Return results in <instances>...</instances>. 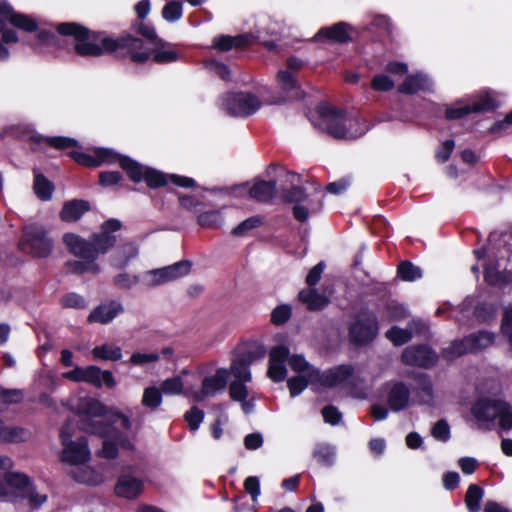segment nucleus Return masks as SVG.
<instances>
[{"instance_id": "1", "label": "nucleus", "mask_w": 512, "mask_h": 512, "mask_svg": "<svg viewBox=\"0 0 512 512\" xmlns=\"http://www.w3.org/2000/svg\"><path fill=\"white\" fill-rule=\"evenodd\" d=\"M57 29L60 34L75 38L74 53L83 58L113 55L118 60L129 59L136 64H144L150 59L157 64H168L180 58L177 51L166 49L173 45L165 40L163 45H153L154 48L150 49L142 38L129 32L112 38L105 31L91 30L80 23L61 24Z\"/></svg>"}, {"instance_id": "2", "label": "nucleus", "mask_w": 512, "mask_h": 512, "mask_svg": "<svg viewBox=\"0 0 512 512\" xmlns=\"http://www.w3.org/2000/svg\"><path fill=\"white\" fill-rule=\"evenodd\" d=\"M477 260H488L484 267V281L493 287L512 283V230L493 231L488 246L473 250Z\"/></svg>"}, {"instance_id": "3", "label": "nucleus", "mask_w": 512, "mask_h": 512, "mask_svg": "<svg viewBox=\"0 0 512 512\" xmlns=\"http://www.w3.org/2000/svg\"><path fill=\"white\" fill-rule=\"evenodd\" d=\"M121 229L122 222L116 218H110L101 224L99 232L91 234L89 240L69 232L63 235V243L74 256L97 260L100 254L108 253L116 245L115 233Z\"/></svg>"}, {"instance_id": "4", "label": "nucleus", "mask_w": 512, "mask_h": 512, "mask_svg": "<svg viewBox=\"0 0 512 512\" xmlns=\"http://www.w3.org/2000/svg\"><path fill=\"white\" fill-rule=\"evenodd\" d=\"M324 195L321 193V187L318 185L312 195H309L305 188L299 185H292L290 188L282 189L280 199L285 204H294L292 215L295 220L304 223L308 220L310 214H316L323 207Z\"/></svg>"}, {"instance_id": "5", "label": "nucleus", "mask_w": 512, "mask_h": 512, "mask_svg": "<svg viewBox=\"0 0 512 512\" xmlns=\"http://www.w3.org/2000/svg\"><path fill=\"white\" fill-rule=\"evenodd\" d=\"M316 112L319 117L316 125L334 138H356L364 134V131L358 135H353L349 132L346 125L347 112L344 109L338 108L326 101H321L316 106Z\"/></svg>"}, {"instance_id": "6", "label": "nucleus", "mask_w": 512, "mask_h": 512, "mask_svg": "<svg viewBox=\"0 0 512 512\" xmlns=\"http://www.w3.org/2000/svg\"><path fill=\"white\" fill-rule=\"evenodd\" d=\"M18 248L36 258H47L53 250V241L47 230L38 224L23 228Z\"/></svg>"}, {"instance_id": "7", "label": "nucleus", "mask_w": 512, "mask_h": 512, "mask_svg": "<svg viewBox=\"0 0 512 512\" xmlns=\"http://www.w3.org/2000/svg\"><path fill=\"white\" fill-rule=\"evenodd\" d=\"M378 333V318L370 311L361 313L348 328L349 340L355 346L370 344L377 337Z\"/></svg>"}, {"instance_id": "8", "label": "nucleus", "mask_w": 512, "mask_h": 512, "mask_svg": "<svg viewBox=\"0 0 512 512\" xmlns=\"http://www.w3.org/2000/svg\"><path fill=\"white\" fill-rule=\"evenodd\" d=\"M127 177L135 184L144 181L148 188L158 189L165 187L169 182V175L153 167L145 166L138 161L126 160Z\"/></svg>"}, {"instance_id": "9", "label": "nucleus", "mask_w": 512, "mask_h": 512, "mask_svg": "<svg viewBox=\"0 0 512 512\" xmlns=\"http://www.w3.org/2000/svg\"><path fill=\"white\" fill-rule=\"evenodd\" d=\"M223 106L230 116L248 117L260 108L261 102L250 92H230L224 97Z\"/></svg>"}, {"instance_id": "10", "label": "nucleus", "mask_w": 512, "mask_h": 512, "mask_svg": "<svg viewBox=\"0 0 512 512\" xmlns=\"http://www.w3.org/2000/svg\"><path fill=\"white\" fill-rule=\"evenodd\" d=\"M498 108L497 101L485 95L478 99L473 104L463 105L462 100H458L454 105H447L444 111V118L448 121L460 120L472 113H487L493 112Z\"/></svg>"}, {"instance_id": "11", "label": "nucleus", "mask_w": 512, "mask_h": 512, "mask_svg": "<svg viewBox=\"0 0 512 512\" xmlns=\"http://www.w3.org/2000/svg\"><path fill=\"white\" fill-rule=\"evenodd\" d=\"M438 354L428 344H417L406 347L401 354V361L407 366L430 369L438 362Z\"/></svg>"}, {"instance_id": "12", "label": "nucleus", "mask_w": 512, "mask_h": 512, "mask_svg": "<svg viewBox=\"0 0 512 512\" xmlns=\"http://www.w3.org/2000/svg\"><path fill=\"white\" fill-rule=\"evenodd\" d=\"M7 22L27 33L36 32L39 27L37 20L32 16L16 12L7 1H3L0 3V31L6 27Z\"/></svg>"}, {"instance_id": "13", "label": "nucleus", "mask_w": 512, "mask_h": 512, "mask_svg": "<svg viewBox=\"0 0 512 512\" xmlns=\"http://www.w3.org/2000/svg\"><path fill=\"white\" fill-rule=\"evenodd\" d=\"M501 406H506L505 400L480 397L471 405L470 413L478 426L481 427V424L493 422L497 419V413Z\"/></svg>"}, {"instance_id": "14", "label": "nucleus", "mask_w": 512, "mask_h": 512, "mask_svg": "<svg viewBox=\"0 0 512 512\" xmlns=\"http://www.w3.org/2000/svg\"><path fill=\"white\" fill-rule=\"evenodd\" d=\"M90 459L91 453L88 447V440L84 436L68 443L60 454V460L70 465H83L89 462Z\"/></svg>"}, {"instance_id": "15", "label": "nucleus", "mask_w": 512, "mask_h": 512, "mask_svg": "<svg viewBox=\"0 0 512 512\" xmlns=\"http://www.w3.org/2000/svg\"><path fill=\"white\" fill-rule=\"evenodd\" d=\"M354 375V367L351 364H340L320 372L318 370V384L325 388H333L346 384Z\"/></svg>"}, {"instance_id": "16", "label": "nucleus", "mask_w": 512, "mask_h": 512, "mask_svg": "<svg viewBox=\"0 0 512 512\" xmlns=\"http://www.w3.org/2000/svg\"><path fill=\"white\" fill-rule=\"evenodd\" d=\"M192 263L189 260H181L172 265L155 269L151 273L154 275V284L159 285L173 281L188 275L191 271Z\"/></svg>"}, {"instance_id": "17", "label": "nucleus", "mask_w": 512, "mask_h": 512, "mask_svg": "<svg viewBox=\"0 0 512 512\" xmlns=\"http://www.w3.org/2000/svg\"><path fill=\"white\" fill-rule=\"evenodd\" d=\"M144 483L131 474H121L114 486V493L121 498L136 499L143 491Z\"/></svg>"}, {"instance_id": "18", "label": "nucleus", "mask_w": 512, "mask_h": 512, "mask_svg": "<svg viewBox=\"0 0 512 512\" xmlns=\"http://www.w3.org/2000/svg\"><path fill=\"white\" fill-rule=\"evenodd\" d=\"M351 26L346 22H337L331 26L321 27L314 36L315 41H328L334 43H348L352 40L349 34Z\"/></svg>"}, {"instance_id": "19", "label": "nucleus", "mask_w": 512, "mask_h": 512, "mask_svg": "<svg viewBox=\"0 0 512 512\" xmlns=\"http://www.w3.org/2000/svg\"><path fill=\"white\" fill-rule=\"evenodd\" d=\"M410 390L408 386L402 382H395L390 388L387 395V403L389 408L394 412H399L409 407Z\"/></svg>"}, {"instance_id": "20", "label": "nucleus", "mask_w": 512, "mask_h": 512, "mask_svg": "<svg viewBox=\"0 0 512 512\" xmlns=\"http://www.w3.org/2000/svg\"><path fill=\"white\" fill-rule=\"evenodd\" d=\"M398 92L404 95H414L418 92H432V82L421 73L407 75L398 86Z\"/></svg>"}, {"instance_id": "21", "label": "nucleus", "mask_w": 512, "mask_h": 512, "mask_svg": "<svg viewBox=\"0 0 512 512\" xmlns=\"http://www.w3.org/2000/svg\"><path fill=\"white\" fill-rule=\"evenodd\" d=\"M90 210L91 204L88 200L72 199L64 202L59 216L63 222L73 223L80 220Z\"/></svg>"}, {"instance_id": "22", "label": "nucleus", "mask_w": 512, "mask_h": 512, "mask_svg": "<svg viewBox=\"0 0 512 512\" xmlns=\"http://www.w3.org/2000/svg\"><path fill=\"white\" fill-rule=\"evenodd\" d=\"M252 42V37L249 34L219 35L213 38L212 48L220 52H227L233 48H246Z\"/></svg>"}, {"instance_id": "23", "label": "nucleus", "mask_w": 512, "mask_h": 512, "mask_svg": "<svg viewBox=\"0 0 512 512\" xmlns=\"http://www.w3.org/2000/svg\"><path fill=\"white\" fill-rule=\"evenodd\" d=\"M107 413V407L98 399L92 397L81 398L76 407V414L80 419H93L104 417Z\"/></svg>"}, {"instance_id": "24", "label": "nucleus", "mask_w": 512, "mask_h": 512, "mask_svg": "<svg viewBox=\"0 0 512 512\" xmlns=\"http://www.w3.org/2000/svg\"><path fill=\"white\" fill-rule=\"evenodd\" d=\"M122 311L123 307L119 302L110 301L107 304H101L94 308L89 314L87 320L89 323L97 322L107 324Z\"/></svg>"}, {"instance_id": "25", "label": "nucleus", "mask_w": 512, "mask_h": 512, "mask_svg": "<svg viewBox=\"0 0 512 512\" xmlns=\"http://www.w3.org/2000/svg\"><path fill=\"white\" fill-rule=\"evenodd\" d=\"M78 427L85 433L96 435L100 438H109L114 436L115 428L112 423L104 420L80 419Z\"/></svg>"}, {"instance_id": "26", "label": "nucleus", "mask_w": 512, "mask_h": 512, "mask_svg": "<svg viewBox=\"0 0 512 512\" xmlns=\"http://www.w3.org/2000/svg\"><path fill=\"white\" fill-rule=\"evenodd\" d=\"M277 193V183L275 180H257L249 190V196L262 203L270 202Z\"/></svg>"}, {"instance_id": "27", "label": "nucleus", "mask_w": 512, "mask_h": 512, "mask_svg": "<svg viewBox=\"0 0 512 512\" xmlns=\"http://www.w3.org/2000/svg\"><path fill=\"white\" fill-rule=\"evenodd\" d=\"M235 353L241 357L253 363L257 360H261L266 355V348L264 344L257 340H247L240 343Z\"/></svg>"}, {"instance_id": "28", "label": "nucleus", "mask_w": 512, "mask_h": 512, "mask_svg": "<svg viewBox=\"0 0 512 512\" xmlns=\"http://www.w3.org/2000/svg\"><path fill=\"white\" fill-rule=\"evenodd\" d=\"M300 302L306 305L309 311H320L330 303L329 298L316 289H303L298 294Z\"/></svg>"}, {"instance_id": "29", "label": "nucleus", "mask_w": 512, "mask_h": 512, "mask_svg": "<svg viewBox=\"0 0 512 512\" xmlns=\"http://www.w3.org/2000/svg\"><path fill=\"white\" fill-rule=\"evenodd\" d=\"M494 340V334L486 330H479L465 336V342H467L470 353L488 348L494 343Z\"/></svg>"}, {"instance_id": "30", "label": "nucleus", "mask_w": 512, "mask_h": 512, "mask_svg": "<svg viewBox=\"0 0 512 512\" xmlns=\"http://www.w3.org/2000/svg\"><path fill=\"white\" fill-rule=\"evenodd\" d=\"M317 376L318 370H311L310 373H305V375H297L289 378L287 381V387L291 397L300 395L309 384H318Z\"/></svg>"}, {"instance_id": "31", "label": "nucleus", "mask_w": 512, "mask_h": 512, "mask_svg": "<svg viewBox=\"0 0 512 512\" xmlns=\"http://www.w3.org/2000/svg\"><path fill=\"white\" fill-rule=\"evenodd\" d=\"M94 154L96 155L97 162H99V166L102 164H115L118 163L121 169L127 174V168L125 166L126 160L135 161L131 157L127 155H122L113 149L110 148H96L94 150Z\"/></svg>"}, {"instance_id": "32", "label": "nucleus", "mask_w": 512, "mask_h": 512, "mask_svg": "<svg viewBox=\"0 0 512 512\" xmlns=\"http://www.w3.org/2000/svg\"><path fill=\"white\" fill-rule=\"evenodd\" d=\"M31 432L23 427L0 425V443L26 442Z\"/></svg>"}, {"instance_id": "33", "label": "nucleus", "mask_w": 512, "mask_h": 512, "mask_svg": "<svg viewBox=\"0 0 512 512\" xmlns=\"http://www.w3.org/2000/svg\"><path fill=\"white\" fill-rule=\"evenodd\" d=\"M228 371L220 368L216 370L213 376L205 377L202 381V393L204 395L212 394L218 390L223 389L227 384Z\"/></svg>"}, {"instance_id": "34", "label": "nucleus", "mask_w": 512, "mask_h": 512, "mask_svg": "<svg viewBox=\"0 0 512 512\" xmlns=\"http://www.w3.org/2000/svg\"><path fill=\"white\" fill-rule=\"evenodd\" d=\"M131 29L134 33L140 35L142 38L153 45L161 46L164 44V39L157 35L155 27L151 23H146L144 20L133 21L131 24Z\"/></svg>"}, {"instance_id": "35", "label": "nucleus", "mask_w": 512, "mask_h": 512, "mask_svg": "<svg viewBox=\"0 0 512 512\" xmlns=\"http://www.w3.org/2000/svg\"><path fill=\"white\" fill-rule=\"evenodd\" d=\"M33 189L40 200L48 201L52 198L55 186L45 175L34 171Z\"/></svg>"}, {"instance_id": "36", "label": "nucleus", "mask_w": 512, "mask_h": 512, "mask_svg": "<svg viewBox=\"0 0 512 512\" xmlns=\"http://www.w3.org/2000/svg\"><path fill=\"white\" fill-rule=\"evenodd\" d=\"M4 480L6 486L18 490L20 495L25 493L34 484L27 474L15 471L5 472Z\"/></svg>"}, {"instance_id": "37", "label": "nucleus", "mask_w": 512, "mask_h": 512, "mask_svg": "<svg viewBox=\"0 0 512 512\" xmlns=\"http://www.w3.org/2000/svg\"><path fill=\"white\" fill-rule=\"evenodd\" d=\"M66 22H61V23H58L55 25V32L51 31V30H48V29H38L36 32V38L39 42L40 45L42 46H53V47H61V41H60V36L61 37H65V35H62L58 32V29L57 27L61 24H65ZM66 38H72L74 41L75 38L72 37V36H66ZM77 43V42H75ZM76 44H74L75 46Z\"/></svg>"}, {"instance_id": "38", "label": "nucleus", "mask_w": 512, "mask_h": 512, "mask_svg": "<svg viewBox=\"0 0 512 512\" xmlns=\"http://www.w3.org/2000/svg\"><path fill=\"white\" fill-rule=\"evenodd\" d=\"M497 313L496 304L484 301L475 306L473 315L479 323L489 324L496 319Z\"/></svg>"}, {"instance_id": "39", "label": "nucleus", "mask_w": 512, "mask_h": 512, "mask_svg": "<svg viewBox=\"0 0 512 512\" xmlns=\"http://www.w3.org/2000/svg\"><path fill=\"white\" fill-rule=\"evenodd\" d=\"M73 480L80 484L95 486L100 483V475L91 467H79L71 471Z\"/></svg>"}, {"instance_id": "40", "label": "nucleus", "mask_w": 512, "mask_h": 512, "mask_svg": "<svg viewBox=\"0 0 512 512\" xmlns=\"http://www.w3.org/2000/svg\"><path fill=\"white\" fill-rule=\"evenodd\" d=\"M34 140L37 143H44L50 147H53L57 150H65L68 148H73L78 146V141L71 137L66 136H54V137H45V136H37L34 137Z\"/></svg>"}, {"instance_id": "41", "label": "nucleus", "mask_w": 512, "mask_h": 512, "mask_svg": "<svg viewBox=\"0 0 512 512\" xmlns=\"http://www.w3.org/2000/svg\"><path fill=\"white\" fill-rule=\"evenodd\" d=\"M484 490L477 484H470L465 494V504L469 512H479Z\"/></svg>"}, {"instance_id": "42", "label": "nucleus", "mask_w": 512, "mask_h": 512, "mask_svg": "<svg viewBox=\"0 0 512 512\" xmlns=\"http://www.w3.org/2000/svg\"><path fill=\"white\" fill-rule=\"evenodd\" d=\"M316 462L323 467H331L335 461V450L327 444H317L312 453Z\"/></svg>"}, {"instance_id": "43", "label": "nucleus", "mask_w": 512, "mask_h": 512, "mask_svg": "<svg viewBox=\"0 0 512 512\" xmlns=\"http://www.w3.org/2000/svg\"><path fill=\"white\" fill-rule=\"evenodd\" d=\"M468 353L470 352L464 337L462 339L452 341L449 346L445 347L441 351V356L447 361H453Z\"/></svg>"}, {"instance_id": "44", "label": "nucleus", "mask_w": 512, "mask_h": 512, "mask_svg": "<svg viewBox=\"0 0 512 512\" xmlns=\"http://www.w3.org/2000/svg\"><path fill=\"white\" fill-rule=\"evenodd\" d=\"M224 218L219 210L202 212L197 217L199 226L205 229H217L222 226Z\"/></svg>"}, {"instance_id": "45", "label": "nucleus", "mask_w": 512, "mask_h": 512, "mask_svg": "<svg viewBox=\"0 0 512 512\" xmlns=\"http://www.w3.org/2000/svg\"><path fill=\"white\" fill-rule=\"evenodd\" d=\"M95 359L118 361L122 358V349L110 344L96 346L92 350Z\"/></svg>"}, {"instance_id": "46", "label": "nucleus", "mask_w": 512, "mask_h": 512, "mask_svg": "<svg viewBox=\"0 0 512 512\" xmlns=\"http://www.w3.org/2000/svg\"><path fill=\"white\" fill-rule=\"evenodd\" d=\"M250 363L244 358L239 357L236 353L231 363V372L235 376L237 380L241 381H250L251 380V372H250Z\"/></svg>"}, {"instance_id": "47", "label": "nucleus", "mask_w": 512, "mask_h": 512, "mask_svg": "<svg viewBox=\"0 0 512 512\" xmlns=\"http://www.w3.org/2000/svg\"><path fill=\"white\" fill-rule=\"evenodd\" d=\"M397 274L403 281L412 282L422 277V270L411 261L404 260L398 265Z\"/></svg>"}, {"instance_id": "48", "label": "nucleus", "mask_w": 512, "mask_h": 512, "mask_svg": "<svg viewBox=\"0 0 512 512\" xmlns=\"http://www.w3.org/2000/svg\"><path fill=\"white\" fill-rule=\"evenodd\" d=\"M385 336L390 340L394 346H402L413 338V333L410 329H403L398 326H392L386 331Z\"/></svg>"}, {"instance_id": "49", "label": "nucleus", "mask_w": 512, "mask_h": 512, "mask_svg": "<svg viewBox=\"0 0 512 512\" xmlns=\"http://www.w3.org/2000/svg\"><path fill=\"white\" fill-rule=\"evenodd\" d=\"M263 217L260 215L251 216L241 223H239L235 228L232 229L231 234L235 237H243L249 231L256 229L263 225Z\"/></svg>"}, {"instance_id": "50", "label": "nucleus", "mask_w": 512, "mask_h": 512, "mask_svg": "<svg viewBox=\"0 0 512 512\" xmlns=\"http://www.w3.org/2000/svg\"><path fill=\"white\" fill-rule=\"evenodd\" d=\"M84 261L73 260L67 262L69 270L74 274H84L86 272H92L98 274L100 272V266L95 262L96 260L83 259Z\"/></svg>"}, {"instance_id": "51", "label": "nucleus", "mask_w": 512, "mask_h": 512, "mask_svg": "<svg viewBox=\"0 0 512 512\" xmlns=\"http://www.w3.org/2000/svg\"><path fill=\"white\" fill-rule=\"evenodd\" d=\"M142 405L150 408V409H156L158 408L162 403V391L160 388H157L155 386H149L144 389L143 396H142Z\"/></svg>"}, {"instance_id": "52", "label": "nucleus", "mask_w": 512, "mask_h": 512, "mask_svg": "<svg viewBox=\"0 0 512 512\" xmlns=\"http://www.w3.org/2000/svg\"><path fill=\"white\" fill-rule=\"evenodd\" d=\"M183 15V6L180 1L167 2L162 9V17L168 22H176Z\"/></svg>"}, {"instance_id": "53", "label": "nucleus", "mask_w": 512, "mask_h": 512, "mask_svg": "<svg viewBox=\"0 0 512 512\" xmlns=\"http://www.w3.org/2000/svg\"><path fill=\"white\" fill-rule=\"evenodd\" d=\"M21 498L28 500V504L32 510L39 509L48 500L47 495L37 492V488L34 484L30 486L25 493L21 494Z\"/></svg>"}, {"instance_id": "54", "label": "nucleus", "mask_w": 512, "mask_h": 512, "mask_svg": "<svg viewBox=\"0 0 512 512\" xmlns=\"http://www.w3.org/2000/svg\"><path fill=\"white\" fill-rule=\"evenodd\" d=\"M289 365L291 369L299 375H305V373H310L311 370H319L312 366L308 361H306L305 357L301 354H294L289 358Z\"/></svg>"}, {"instance_id": "55", "label": "nucleus", "mask_w": 512, "mask_h": 512, "mask_svg": "<svg viewBox=\"0 0 512 512\" xmlns=\"http://www.w3.org/2000/svg\"><path fill=\"white\" fill-rule=\"evenodd\" d=\"M292 315L291 307L288 304H281L275 307L271 313V323L277 326L285 324Z\"/></svg>"}, {"instance_id": "56", "label": "nucleus", "mask_w": 512, "mask_h": 512, "mask_svg": "<svg viewBox=\"0 0 512 512\" xmlns=\"http://www.w3.org/2000/svg\"><path fill=\"white\" fill-rule=\"evenodd\" d=\"M68 156L72 158L77 164L82 165L88 168H96L99 167V162H97L96 155H90L85 152L72 150L68 153Z\"/></svg>"}, {"instance_id": "57", "label": "nucleus", "mask_w": 512, "mask_h": 512, "mask_svg": "<svg viewBox=\"0 0 512 512\" xmlns=\"http://www.w3.org/2000/svg\"><path fill=\"white\" fill-rule=\"evenodd\" d=\"M184 419L187 421L190 430L195 431L204 419V411L194 405L185 412Z\"/></svg>"}, {"instance_id": "58", "label": "nucleus", "mask_w": 512, "mask_h": 512, "mask_svg": "<svg viewBox=\"0 0 512 512\" xmlns=\"http://www.w3.org/2000/svg\"><path fill=\"white\" fill-rule=\"evenodd\" d=\"M60 304L63 308L84 309L87 307L84 297L75 292L65 294L61 298Z\"/></svg>"}, {"instance_id": "59", "label": "nucleus", "mask_w": 512, "mask_h": 512, "mask_svg": "<svg viewBox=\"0 0 512 512\" xmlns=\"http://www.w3.org/2000/svg\"><path fill=\"white\" fill-rule=\"evenodd\" d=\"M431 435L438 441L447 442L451 437L448 422L445 419L438 420L432 427Z\"/></svg>"}, {"instance_id": "60", "label": "nucleus", "mask_w": 512, "mask_h": 512, "mask_svg": "<svg viewBox=\"0 0 512 512\" xmlns=\"http://www.w3.org/2000/svg\"><path fill=\"white\" fill-rule=\"evenodd\" d=\"M207 68L223 81L227 82L231 80L230 68L225 63L212 59L207 61Z\"/></svg>"}, {"instance_id": "61", "label": "nucleus", "mask_w": 512, "mask_h": 512, "mask_svg": "<svg viewBox=\"0 0 512 512\" xmlns=\"http://www.w3.org/2000/svg\"><path fill=\"white\" fill-rule=\"evenodd\" d=\"M406 308L400 304H387L385 306V317L388 321L397 322L407 318Z\"/></svg>"}, {"instance_id": "62", "label": "nucleus", "mask_w": 512, "mask_h": 512, "mask_svg": "<svg viewBox=\"0 0 512 512\" xmlns=\"http://www.w3.org/2000/svg\"><path fill=\"white\" fill-rule=\"evenodd\" d=\"M277 80L285 92H291L298 88L297 80L290 71L280 70L277 73Z\"/></svg>"}, {"instance_id": "63", "label": "nucleus", "mask_w": 512, "mask_h": 512, "mask_svg": "<svg viewBox=\"0 0 512 512\" xmlns=\"http://www.w3.org/2000/svg\"><path fill=\"white\" fill-rule=\"evenodd\" d=\"M371 88L378 92H388L394 88V81L385 74H376L371 80Z\"/></svg>"}, {"instance_id": "64", "label": "nucleus", "mask_w": 512, "mask_h": 512, "mask_svg": "<svg viewBox=\"0 0 512 512\" xmlns=\"http://www.w3.org/2000/svg\"><path fill=\"white\" fill-rule=\"evenodd\" d=\"M499 419V427L504 431H510L512 429V410L511 405L506 401L505 407H500L497 413Z\"/></svg>"}]
</instances>
